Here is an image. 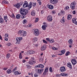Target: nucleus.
Returning a JSON list of instances; mask_svg holds the SVG:
<instances>
[{
    "label": "nucleus",
    "mask_w": 77,
    "mask_h": 77,
    "mask_svg": "<svg viewBox=\"0 0 77 77\" xmlns=\"http://www.w3.org/2000/svg\"><path fill=\"white\" fill-rule=\"evenodd\" d=\"M60 22L61 23H65V19H61V20H60Z\"/></svg>",
    "instance_id": "obj_35"
},
{
    "label": "nucleus",
    "mask_w": 77,
    "mask_h": 77,
    "mask_svg": "<svg viewBox=\"0 0 77 77\" xmlns=\"http://www.w3.org/2000/svg\"><path fill=\"white\" fill-rule=\"evenodd\" d=\"M43 41L44 43H45V44H47V42L46 41H45V40L43 39Z\"/></svg>",
    "instance_id": "obj_47"
},
{
    "label": "nucleus",
    "mask_w": 77,
    "mask_h": 77,
    "mask_svg": "<svg viewBox=\"0 0 77 77\" xmlns=\"http://www.w3.org/2000/svg\"><path fill=\"white\" fill-rule=\"evenodd\" d=\"M7 45L8 46H10V45H11V43H8L7 44Z\"/></svg>",
    "instance_id": "obj_56"
},
{
    "label": "nucleus",
    "mask_w": 77,
    "mask_h": 77,
    "mask_svg": "<svg viewBox=\"0 0 77 77\" xmlns=\"http://www.w3.org/2000/svg\"><path fill=\"white\" fill-rule=\"evenodd\" d=\"M52 13L53 14H55V11H52Z\"/></svg>",
    "instance_id": "obj_64"
},
{
    "label": "nucleus",
    "mask_w": 77,
    "mask_h": 77,
    "mask_svg": "<svg viewBox=\"0 0 77 77\" xmlns=\"http://www.w3.org/2000/svg\"><path fill=\"white\" fill-rule=\"evenodd\" d=\"M2 3H3L4 4H8L9 2L5 0L2 2Z\"/></svg>",
    "instance_id": "obj_24"
},
{
    "label": "nucleus",
    "mask_w": 77,
    "mask_h": 77,
    "mask_svg": "<svg viewBox=\"0 0 77 77\" xmlns=\"http://www.w3.org/2000/svg\"><path fill=\"white\" fill-rule=\"evenodd\" d=\"M72 13L73 14H74V15L75 14V11H73L72 12Z\"/></svg>",
    "instance_id": "obj_60"
},
{
    "label": "nucleus",
    "mask_w": 77,
    "mask_h": 77,
    "mask_svg": "<svg viewBox=\"0 0 77 77\" xmlns=\"http://www.w3.org/2000/svg\"><path fill=\"white\" fill-rule=\"evenodd\" d=\"M67 66L69 68H71V69H72V65H71V63H67Z\"/></svg>",
    "instance_id": "obj_14"
},
{
    "label": "nucleus",
    "mask_w": 77,
    "mask_h": 77,
    "mask_svg": "<svg viewBox=\"0 0 77 77\" xmlns=\"http://www.w3.org/2000/svg\"><path fill=\"white\" fill-rule=\"evenodd\" d=\"M49 42H50V43H54V39H52L51 40H50Z\"/></svg>",
    "instance_id": "obj_34"
},
{
    "label": "nucleus",
    "mask_w": 77,
    "mask_h": 77,
    "mask_svg": "<svg viewBox=\"0 0 77 77\" xmlns=\"http://www.w3.org/2000/svg\"><path fill=\"white\" fill-rule=\"evenodd\" d=\"M39 20V18L37 17L35 19V22H38V20Z\"/></svg>",
    "instance_id": "obj_48"
},
{
    "label": "nucleus",
    "mask_w": 77,
    "mask_h": 77,
    "mask_svg": "<svg viewBox=\"0 0 77 77\" xmlns=\"http://www.w3.org/2000/svg\"><path fill=\"white\" fill-rule=\"evenodd\" d=\"M31 60L32 61H35V58H34V57H32L31 58Z\"/></svg>",
    "instance_id": "obj_43"
},
{
    "label": "nucleus",
    "mask_w": 77,
    "mask_h": 77,
    "mask_svg": "<svg viewBox=\"0 0 77 77\" xmlns=\"http://www.w3.org/2000/svg\"><path fill=\"white\" fill-rule=\"evenodd\" d=\"M35 67L36 68H44V65L40 64L39 65H38L37 66H35Z\"/></svg>",
    "instance_id": "obj_11"
},
{
    "label": "nucleus",
    "mask_w": 77,
    "mask_h": 77,
    "mask_svg": "<svg viewBox=\"0 0 77 77\" xmlns=\"http://www.w3.org/2000/svg\"><path fill=\"white\" fill-rule=\"evenodd\" d=\"M19 4L20 5V6H21V5H22L23 4V2H20V3H19Z\"/></svg>",
    "instance_id": "obj_50"
},
{
    "label": "nucleus",
    "mask_w": 77,
    "mask_h": 77,
    "mask_svg": "<svg viewBox=\"0 0 77 77\" xmlns=\"http://www.w3.org/2000/svg\"><path fill=\"white\" fill-rule=\"evenodd\" d=\"M50 2L52 4H56L58 2V0H50Z\"/></svg>",
    "instance_id": "obj_7"
},
{
    "label": "nucleus",
    "mask_w": 77,
    "mask_h": 77,
    "mask_svg": "<svg viewBox=\"0 0 77 77\" xmlns=\"http://www.w3.org/2000/svg\"><path fill=\"white\" fill-rule=\"evenodd\" d=\"M60 13L61 15H63L65 14V12L63 11V10H61Z\"/></svg>",
    "instance_id": "obj_26"
},
{
    "label": "nucleus",
    "mask_w": 77,
    "mask_h": 77,
    "mask_svg": "<svg viewBox=\"0 0 77 77\" xmlns=\"http://www.w3.org/2000/svg\"><path fill=\"white\" fill-rule=\"evenodd\" d=\"M28 6L29 8H31L32 6V2H30L29 3V5H28Z\"/></svg>",
    "instance_id": "obj_22"
},
{
    "label": "nucleus",
    "mask_w": 77,
    "mask_h": 77,
    "mask_svg": "<svg viewBox=\"0 0 77 77\" xmlns=\"http://www.w3.org/2000/svg\"><path fill=\"white\" fill-rule=\"evenodd\" d=\"M32 26V24H29L28 25L29 27H31Z\"/></svg>",
    "instance_id": "obj_52"
},
{
    "label": "nucleus",
    "mask_w": 77,
    "mask_h": 77,
    "mask_svg": "<svg viewBox=\"0 0 77 77\" xmlns=\"http://www.w3.org/2000/svg\"><path fill=\"white\" fill-rule=\"evenodd\" d=\"M61 75L62 76H64V75H65V73H61Z\"/></svg>",
    "instance_id": "obj_63"
},
{
    "label": "nucleus",
    "mask_w": 77,
    "mask_h": 77,
    "mask_svg": "<svg viewBox=\"0 0 77 77\" xmlns=\"http://www.w3.org/2000/svg\"><path fill=\"white\" fill-rule=\"evenodd\" d=\"M47 25H43L42 26V28L44 30H45L46 29V27H47Z\"/></svg>",
    "instance_id": "obj_18"
},
{
    "label": "nucleus",
    "mask_w": 77,
    "mask_h": 77,
    "mask_svg": "<svg viewBox=\"0 0 77 77\" xmlns=\"http://www.w3.org/2000/svg\"><path fill=\"white\" fill-rule=\"evenodd\" d=\"M72 16L70 14H69L68 16V20H70L72 18Z\"/></svg>",
    "instance_id": "obj_20"
},
{
    "label": "nucleus",
    "mask_w": 77,
    "mask_h": 77,
    "mask_svg": "<svg viewBox=\"0 0 77 77\" xmlns=\"http://www.w3.org/2000/svg\"><path fill=\"white\" fill-rule=\"evenodd\" d=\"M16 70H17V67H15V68L12 71H13V72H14V71H16Z\"/></svg>",
    "instance_id": "obj_53"
},
{
    "label": "nucleus",
    "mask_w": 77,
    "mask_h": 77,
    "mask_svg": "<svg viewBox=\"0 0 77 77\" xmlns=\"http://www.w3.org/2000/svg\"><path fill=\"white\" fill-rule=\"evenodd\" d=\"M19 57L20 59H22V55L21 54V53H20Z\"/></svg>",
    "instance_id": "obj_38"
},
{
    "label": "nucleus",
    "mask_w": 77,
    "mask_h": 77,
    "mask_svg": "<svg viewBox=\"0 0 77 77\" xmlns=\"http://www.w3.org/2000/svg\"><path fill=\"white\" fill-rule=\"evenodd\" d=\"M48 8L49 9H53L54 7L53 5H50L48 6Z\"/></svg>",
    "instance_id": "obj_17"
},
{
    "label": "nucleus",
    "mask_w": 77,
    "mask_h": 77,
    "mask_svg": "<svg viewBox=\"0 0 77 77\" xmlns=\"http://www.w3.org/2000/svg\"><path fill=\"white\" fill-rule=\"evenodd\" d=\"M14 6L15 7H16V8L17 9H19L20 6H20V5L19 3H18L17 4L14 5Z\"/></svg>",
    "instance_id": "obj_15"
},
{
    "label": "nucleus",
    "mask_w": 77,
    "mask_h": 77,
    "mask_svg": "<svg viewBox=\"0 0 77 77\" xmlns=\"http://www.w3.org/2000/svg\"><path fill=\"white\" fill-rule=\"evenodd\" d=\"M34 77H38V75H37L35 73V74H34Z\"/></svg>",
    "instance_id": "obj_61"
},
{
    "label": "nucleus",
    "mask_w": 77,
    "mask_h": 77,
    "mask_svg": "<svg viewBox=\"0 0 77 77\" xmlns=\"http://www.w3.org/2000/svg\"><path fill=\"white\" fill-rule=\"evenodd\" d=\"M44 69H38V72L39 74H41L44 71Z\"/></svg>",
    "instance_id": "obj_12"
},
{
    "label": "nucleus",
    "mask_w": 77,
    "mask_h": 77,
    "mask_svg": "<svg viewBox=\"0 0 77 77\" xmlns=\"http://www.w3.org/2000/svg\"><path fill=\"white\" fill-rule=\"evenodd\" d=\"M35 53V51H30V54H34Z\"/></svg>",
    "instance_id": "obj_36"
},
{
    "label": "nucleus",
    "mask_w": 77,
    "mask_h": 77,
    "mask_svg": "<svg viewBox=\"0 0 77 77\" xmlns=\"http://www.w3.org/2000/svg\"><path fill=\"white\" fill-rule=\"evenodd\" d=\"M23 7L24 8H26V7H27V6H26V5L23 4Z\"/></svg>",
    "instance_id": "obj_58"
},
{
    "label": "nucleus",
    "mask_w": 77,
    "mask_h": 77,
    "mask_svg": "<svg viewBox=\"0 0 77 77\" xmlns=\"http://www.w3.org/2000/svg\"><path fill=\"white\" fill-rule=\"evenodd\" d=\"M61 53L62 54H65V50L64 49L62 50L61 51Z\"/></svg>",
    "instance_id": "obj_28"
},
{
    "label": "nucleus",
    "mask_w": 77,
    "mask_h": 77,
    "mask_svg": "<svg viewBox=\"0 0 77 77\" xmlns=\"http://www.w3.org/2000/svg\"><path fill=\"white\" fill-rule=\"evenodd\" d=\"M26 66H27V68L28 69H30V68H31V66L29 65H26Z\"/></svg>",
    "instance_id": "obj_37"
},
{
    "label": "nucleus",
    "mask_w": 77,
    "mask_h": 77,
    "mask_svg": "<svg viewBox=\"0 0 77 77\" xmlns=\"http://www.w3.org/2000/svg\"><path fill=\"white\" fill-rule=\"evenodd\" d=\"M46 40H47V41H50V38H46Z\"/></svg>",
    "instance_id": "obj_62"
},
{
    "label": "nucleus",
    "mask_w": 77,
    "mask_h": 77,
    "mask_svg": "<svg viewBox=\"0 0 77 77\" xmlns=\"http://www.w3.org/2000/svg\"><path fill=\"white\" fill-rule=\"evenodd\" d=\"M28 63L30 65H33L35 64L36 63V61H31V60H30Z\"/></svg>",
    "instance_id": "obj_13"
},
{
    "label": "nucleus",
    "mask_w": 77,
    "mask_h": 77,
    "mask_svg": "<svg viewBox=\"0 0 77 77\" xmlns=\"http://www.w3.org/2000/svg\"><path fill=\"white\" fill-rule=\"evenodd\" d=\"M16 44H19L20 43V41L23 39L22 37L17 38L16 39Z\"/></svg>",
    "instance_id": "obj_3"
},
{
    "label": "nucleus",
    "mask_w": 77,
    "mask_h": 77,
    "mask_svg": "<svg viewBox=\"0 0 77 77\" xmlns=\"http://www.w3.org/2000/svg\"><path fill=\"white\" fill-rule=\"evenodd\" d=\"M8 68L5 67L4 68H3V70H7V69H8Z\"/></svg>",
    "instance_id": "obj_51"
},
{
    "label": "nucleus",
    "mask_w": 77,
    "mask_h": 77,
    "mask_svg": "<svg viewBox=\"0 0 77 77\" xmlns=\"http://www.w3.org/2000/svg\"><path fill=\"white\" fill-rule=\"evenodd\" d=\"M9 36L8 34H5V37H7Z\"/></svg>",
    "instance_id": "obj_55"
},
{
    "label": "nucleus",
    "mask_w": 77,
    "mask_h": 77,
    "mask_svg": "<svg viewBox=\"0 0 77 77\" xmlns=\"http://www.w3.org/2000/svg\"><path fill=\"white\" fill-rule=\"evenodd\" d=\"M18 72L16 71L14 72V74L16 75H18Z\"/></svg>",
    "instance_id": "obj_45"
},
{
    "label": "nucleus",
    "mask_w": 77,
    "mask_h": 77,
    "mask_svg": "<svg viewBox=\"0 0 77 77\" xmlns=\"http://www.w3.org/2000/svg\"><path fill=\"white\" fill-rule=\"evenodd\" d=\"M23 5H25L26 6H27V3L26 2Z\"/></svg>",
    "instance_id": "obj_59"
},
{
    "label": "nucleus",
    "mask_w": 77,
    "mask_h": 77,
    "mask_svg": "<svg viewBox=\"0 0 77 77\" xmlns=\"http://www.w3.org/2000/svg\"><path fill=\"white\" fill-rule=\"evenodd\" d=\"M27 20H24L23 21V23H27Z\"/></svg>",
    "instance_id": "obj_41"
},
{
    "label": "nucleus",
    "mask_w": 77,
    "mask_h": 77,
    "mask_svg": "<svg viewBox=\"0 0 77 77\" xmlns=\"http://www.w3.org/2000/svg\"><path fill=\"white\" fill-rule=\"evenodd\" d=\"M52 49H53L54 50H57V48H56L55 47H53L52 48Z\"/></svg>",
    "instance_id": "obj_46"
},
{
    "label": "nucleus",
    "mask_w": 77,
    "mask_h": 77,
    "mask_svg": "<svg viewBox=\"0 0 77 77\" xmlns=\"http://www.w3.org/2000/svg\"><path fill=\"white\" fill-rule=\"evenodd\" d=\"M49 71H50V72H53V71L52 70V67H50L49 68Z\"/></svg>",
    "instance_id": "obj_42"
},
{
    "label": "nucleus",
    "mask_w": 77,
    "mask_h": 77,
    "mask_svg": "<svg viewBox=\"0 0 77 77\" xmlns=\"http://www.w3.org/2000/svg\"><path fill=\"white\" fill-rule=\"evenodd\" d=\"M8 18V17H7V15H6V16H5L4 17V19L5 20H7V19Z\"/></svg>",
    "instance_id": "obj_44"
},
{
    "label": "nucleus",
    "mask_w": 77,
    "mask_h": 77,
    "mask_svg": "<svg viewBox=\"0 0 77 77\" xmlns=\"http://www.w3.org/2000/svg\"><path fill=\"white\" fill-rule=\"evenodd\" d=\"M45 49H46V47L44 46H42L41 48V50L42 51H44V50H45Z\"/></svg>",
    "instance_id": "obj_21"
},
{
    "label": "nucleus",
    "mask_w": 77,
    "mask_h": 77,
    "mask_svg": "<svg viewBox=\"0 0 77 77\" xmlns=\"http://www.w3.org/2000/svg\"><path fill=\"white\" fill-rule=\"evenodd\" d=\"M33 41L35 42V41H38V38L37 37H35L33 39Z\"/></svg>",
    "instance_id": "obj_30"
},
{
    "label": "nucleus",
    "mask_w": 77,
    "mask_h": 77,
    "mask_svg": "<svg viewBox=\"0 0 77 77\" xmlns=\"http://www.w3.org/2000/svg\"><path fill=\"white\" fill-rule=\"evenodd\" d=\"M72 22L73 23H75L76 21V19L74 18H73L72 19Z\"/></svg>",
    "instance_id": "obj_33"
},
{
    "label": "nucleus",
    "mask_w": 77,
    "mask_h": 77,
    "mask_svg": "<svg viewBox=\"0 0 77 77\" xmlns=\"http://www.w3.org/2000/svg\"><path fill=\"white\" fill-rule=\"evenodd\" d=\"M60 71H61V72H63L64 71H66L65 67L64 66L61 67L60 69Z\"/></svg>",
    "instance_id": "obj_10"
},
{
    "label": "nucleus",
    "mask_w": 77,
    "mask_h": 77,
    "mask_svg": "<svg viewBox=\"0 0 77 77\" xmlns=\"http://www.w3.org/2000/svg\"><path fill=\"white\" fill-rule=\"evenodd\" d=\"M18 34L19 35H20V36H22V37H24V36H26L27 33L24 30H20L18 32Z\"/></svg>",
    "instance_id": "obj_2"
},
{
    "label": "nucleus",
    "mask_w": 77,
    "mask_h": 77,
    "mask_svg": "<svg viewBox=\"0 0 77 77\" xmlns=\"http://www.w3.org/2000/svg\"><path fill=\"white\" fill-rule=\"evenodd\" d=\"M71 62L72 65H75L76 63H77V61L75 59H72L71 60Z\"/></svg>",
    "instance_id": "obj_9"
},
{
    "label": "nucleus",
    "mask_w": 77,
    "mask_h": 77,
    "mask_svg": "<svg viewBox=\"0 0 77 77\" xmlns=\"http://www.w3.org/2000/svg\"><path fill=\"white\" fill-rule=\"evenodd\" d=\"M28 10L25 9L23 8H21L20 9V14L23 15H26L27 14H28Z\"/></svg>",
    "instance_id": "obj_1"
},
{
    "label": "nucleus",
    "mask_w": 77,
    "mask_h": 77,
    "mask_svg": "<svg viewBox=\"0 0 77 77\" xmlns=\"http://www.w3.org/2000/svg\"><path fill=\"white\" fill-rule=\"evenodd\" d=\"M30 54V51H28L26 52V55H29Z\"/></svg>",
    "instance_id": "obj_39"
},
{
    "label": "nucleus",
    "mask_w": 77,
    "mask_h": 77,
    "mask_svg": "<svg viewBox=\"0 0 77 77\" xmlns=\"http://www.w3.org/2000/svg\"><path fill=\"white\" fill-rule=\"evenodd\" d=\"M75 2H72L70 4V7L71 9H72V10H74V9H75Z\"/></svg>",
    "instance_id": "obj_4"
},
{
    "label": "nucleus",
    "mask_w": 77,
    "mask_h": 77,
    "mask_svg": "<svg viewBox=\"0 0 77 77\" xmlns=\"http://www.w3.org/2000/svg\"><path fill=\"white\" fill-rule=\"evenodd\" d=\"M38 3L39 5H41L42 2L41 1V0H37Z\"/></svg>",
    "instance_id": "obj_32"
},
{
    "label": "nucleus",
    "mask_w": 77,
    "mask_h": 77,
    "mask_svg": "<svg viewBox=\"0 0 77 77\" xmlns=\"http://www.w3.org/2000/svg\"><path fill=\"white\" fill-rule=\"evenodd\" d=\"M4 21V20H3V18H0V23H3Z\"/></svg>",
    "instance_id": "obj_27"
},
{
    "label": "nucleus",
    "mask_w": 77,
    "mask_h": 77,
    "mask_svg": "<svg viewBox=\"0 0 77 77\" xmlns=\"http://www.w3.org/2000/svg\"><path fill=\"white\" fill-rule=\"evenodd\" d=\"M47 19L48 22H51L53 21V18L51 15H49L47 17Z\"/></svg>",
    "instance_id": "obj_5"
},
{
    "label": "nucleus",
    "mask_w": 77,
    "mask_h": 77,
    "mask_svg": "<svg viewBox=\"0 0 77 77\" xmlns=\"http://www.w3.org/2000/svg\"><path fill=\"white\" fill-rule=\"evenodd\" d=\"M21 17V15L20 14H17L16 16V18L17 19H20Z\"/></svg>",
    "instance_id": "obj_23"
},
{
    "label": "nucleus",
    "mask_w": 77,
    "mask_h": 77,
    "mask_svg": "<svg viewBox=\"0 0 77 77\" xmlns=\"http://www.w3.org/2000/svg\"><path fill=\"white\" fill-rule=\"evenodd\" d=\"M72 42H73L72 39H70L69 40L68 42L69 43V44H70V45H72Z\"/></svg>",
    "instance_id": "obj_16"
},
{
    "label": "nucleus",
    "mask_w": 77,
    "mask_h": 77,
    "mask_svg": "<svg viewBox=\"0 0 77 77\" xmlns=\"http://www.w3.org/2000/svg\"><path fill=\"white\" fill-rule=\"evenodd\" d=\"M70 53V52L69 51H68L66 53V56H69V54Z\"/></svg>",
    "instance_id": "obj_29"
},
{
    "label": "nucleus",
    "mask_w": 77,
    "mask_h": 77,
    "mask_svg": "<svg viewBox=\"0 0 77 77\" xmlns=\"http://www.w3.org/2000/svg\"><path fill=\"white\" fill-rule=\"evenodd\" d=\"M64 76H66V77H67V76H68V74L64 73Z\"/></svg>",
    "instance_id": "obj_57"
},
{
    "label": "nucleus",
    "mask_w": 77,
    "mask_h": 77,
    "mask_svg": "<svg viewBox=\"0 0 77 77\" xmlns=\"http://www.w3.org/2000/svg\"><path fill=\"white\" fill-rule=\"evenodd\" d=\"M31 15L32 16H35V11L33 10L31 11Z\"/></svg>",
    "instance_id": "obj_19"
},
{
    "label": "nucleus",
    "mask_w": 77,
    "mask_h": 77,
    "mask_svg": "<svg viewBox=\"0 0 77 77\" xmlns=\"http://www.w3.org/2000/svg\"><path fill=\"white\" fill-rule=\"evenodd\" d=\"M10 56V54H7V58H8V59H9V58Z\"/></svg>",
    "instance_id": "obj_40"
},
{
    "label": "nucleus",
    "mask_w": 77,
    "mask_h": 77,
    "mask_svg": "<svg viewBox=\"0 0 77 77\" xmlns=\"http://www.w3.org/2000/svg\"><path fill=\"white\" fill-rule=\"evenodd\" d=\"M39 30H38V29H35L34 30V34L35 36H38V35H39Z\"/></svg>",
    "instance_id": "obj_6"
},
{
    "label": "nucleus",
    "mask_w": 77,
    "mask_h": 77,
    "mask_svg": "<svg viewBox=\"0 0 77 77\" xmlns=\"http://www.w3.org/2000/svg\"><path fill=\"white\" fill-rule=\"evenodd\" d=\"M5 41H8V38L6 37H5Z\"/></svg>",
    "instance_id": "obj_54"
},
{
    "label": "nucleus",
    "mask_w": 77,
    "mask_h": 77,
    "mask_svg": "<svg viewBox=\"0 0 77 77\" xmlns=\"http://www.w3.org/2000/svg\"><path fill=\"white\" fill-rule=\"evenodd\" d=\"M26 18V16H25L22 15L21 16V18L22 19H23V18Z\"/></svg>",
    "instance_id": "obj_49"
},
{
    "label": "nucleus",
    "mask_w": 77,
    "mask_h": 77,
    "mask_svg": "<svg viewBox=\"0 0 77 77\" xmlns=\"http://www.w3.org/2000/svg\"><path fill=\"white\" fill-rule=\"evenodd\" d=\"M9 16L10 17H11L12 18H15V15H14V14H12L11 15H9Z\"/></svg>",
    "instance_id": "obj_31"
},
{
    "label": "nucleus",
    "mask_w": 77,
    "mask_h": 77,
    "mask_svg": "<svg viewBox=\"0 0 77 77\" xmlns=\"http://www.w3.org/2000/svg\"><path fill=\"white\" fill-rule=\"evenodd\" d=\"M7 72L8 74H10V73L12 72V71H11V69H9L7 70Z\"/></svg>",
    "instance_id": "obj_25"
},
{
    "label": "nucleus",
    "mask_w": 77,
    "mask_h": 77,
    "mask_svg": "<svg viewBox=\"0 0 77 77\" xmlns=\"http://www.w3.org/2000/svg\"><path fill=\"white\" fill-rule=\"evenodd\" d=\"M48 68L47 67H46L45 69V71L43 72V75H45L47 74V72H48Z\"/></svg>",
    "instance_id": "obj_8"
}]
</instances>
